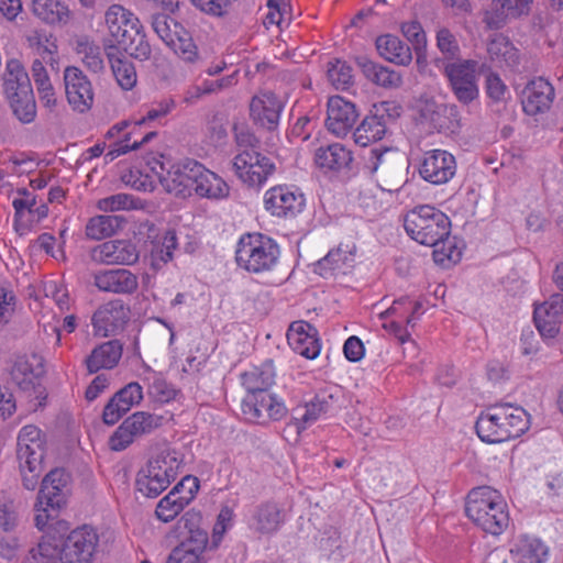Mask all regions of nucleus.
Wrapping results in <instances>:
<instances>
[{
    "label": "nucleus",
    "instance_id": "1",
    "mask_svg": "<svg viewBox=\"0 0 563 563\" xmlns=\"http://www.w3.org/2000/svg\"><path fill=\"white\" fill-rule=\"evenodd\" d=\"M108 37L104 43L114 53L124 52L139 60H147L152 49L139 18L120 4H112L104 14Z\"/></svg>",
    "mask_w": 563,
    "mask_h": 563
},
{
    "label": "nucleus",
    "instance_id": "2",
    "mask_svg": "<svg viewBox=\"0 0 563 563\" xmlns=\"http://www.w3.org/2000/svg\"><path fill=\"white\" fill-rule=\"evenodd\" d=\"M159 180L168 192L175 195L190 188L202 198L219 200L227 198L230 192V187L221 177L197 161L172 166L166 174L159 175Z\"/></svg>",
    "mask_w": 563,
    "mask_h": 563
},
{
    "label": "nucleus",
    "instance_id": "3",
    "mask_svg": "<svg viewBox=\"0 0 563 563\" xmlns=\"http://www.w3.org/2000/svg\"><path fill=\"white\" fill-rule=\"evenodd\" d=\"M466 516L483 531L501 534L509 526V514L501 494L489 487L473 488L466 499Z\"/></svg>",
    "mask_w": 563,
    "mask_h": 563
},
{
    "label": "nucleus",
    "instance_id": "4",
    "mask_svg": "<svg viewBox=\"0 0 563 563\" xmlns=\"http://www.w3.org/2000/svg\"><path fill=\"white\" fill-rule=\"evenodd\" d=\"M475 428L482 441L501 443L528 429L527 412L510 404L495 405L478 417Z\"/></svg>",
    "mask_w": 563,
    "mask_h": 563
},
{
    "label": "nucleus",
    "instance_id": "5",
    "mask_svg": "<svg viewBox=\"0 0 563 563\" xmlns=\"http://www.w3.org/2000/svg\"><path fill=\"white\" fill-rule=\"evenodd\" d=\"M2 91L16 119L31 123L36 117V102L29 74L23 64L11 58L7 60L2 74Z\"/></svg>",
    "mask_w": 563,
    "mask_h": 563
},
{
    "label": "nucleus",
    "instance_id": "6",
    "mask_svg": "<svg viewBox=\"0 0 563 563\" xmlns=\"http://www.w3.org/2000/svg\"><path fill=\"white\" fill-rule=\"evenodd\" d=\"M183 466L181 453L172 448L162 449L139 472L137 490L145 497L158 496L176 479Z\"/></svg>",
    "mask_w": 563,
    "mask_h": 563
},
{
    "label": "nucleus",
    "instance_id": "7",
    "mask_svg": "<svg viewBox=\"0 0 563 563\" xmlns=\"http://www.w3.org/2000/svg\"><path fill=\"white\" fill-rule=\"evenodd\" d=\"M404 227L411 239L420 244L431 246L449 238L451 222L442 211L424 205L406 214Z\"/></svg>",
    "mask_w": 563,
    "mask_h": 563
},
{
    "label": "nucleus",
    "instance_id": "8",
    "mask_svg": "<svg viewBox=\"0 0 563 563\" xmlns=\"http://www.w3.org/2000/svg\"><path fill=\"white\" fill-rule=\"evenodd\" d=\"M279 246L271 238L263 234L243 235L235 251L238 265L250 273L272 271L278 263Z\"/></svg>",
    "mask_w": 563,
    "mask_h": 563
},
{
    "label": "nucleus",
    "instance_id": "9",
    "mask_svg": "<svg viewBox=\"0 0 563 563\" xmlns=\"http://www.w3.org/2000/svg\"><path fill=\"white\" fill-rule=\"evenodd\" d=\"M365 158V168L377 175L383 189L397 190L402 183L405 157L396 148L376 146L368 151Z\"/></svg>",
    "mask_w": 563,
    "mask_h": 563
},
{
    "label": "nucleus",
    "instance_id": "10",
    "mask_svg": "<svg viewBox=\"0 0 563 563\" xmlns=\"http://www.w3.org/2000/svg\"><path fill=\"white\" fill-rule=\"evenodd\" d=\"M478 63L473 59H457L443 63V71L451 90L459 102L470 104L479 96L477 86Z\"/></svg>",
    "mask_w": 563,
    "mask_h": 563
},
{
    "label": "nucleus",
    "instance_id": "11",
    "mask_svg": "<svg viewBox=\"0 0 563 563\" xmlns=\"http://www.w3.org/2000/svg\"><path fill=\"white\" fill-rule=\"evenodd\" d=\"M238 178L249 187H262L276 169L275 163L256 150H242L232 161Z\"/></svg>",
    "mask_w": 563,
    "mask_h": 563
},
{
    "label": "nucleus",
    "instance_id": "12",
    "mask_svg": "<svg viewBox=\"0 0 563 563\" xmlns=\"http://www.w3.org/2000/svg\"><path fill=\"white\" fill-rule=\"evenodd\" d=\"M536 0H490L482 12L487 30L498 31L514 21H523L532 13Z\"/></svg>",
    "mask_w": 563,
    "mask_h": 563
},
{
    "label": "nucleus",
    "instance_id": "13",
    "mask_svg": "<svg viewBox=\"0 0 563 563\" xmlns=\"http://www.w3.org/2000/svg\"><path fill=\"white\" fill-rule=\"evenodd\" d=\"M199 516L186 512L179 520L185 528H188L189 536L172 550L167 556L166 563H205L203 552L208 544L207 531L194 528L195 520Z\"/></svg>",
    "mask_w": 563,
    "mask_h": 563
},
{
    "label": "nucleus",
    "instance_id": "14",
    "mask_svg": "<svg viewBox=\"0 0 563 563\" xmlns=\"http://www.w3.org/2000/svg\"><path fill=\"white\" fill-rule=\"evenodd\" d=\"M401 108L395 102L383 101L373 106L371 114L365 117L354 131V140L361 146L382 140L386 133L388 120L400 115Z\"/></svg>",
    "mask_w": 563,
    "mask_h": 563
},
{
    "label": "nucleus",
    "instance_id": "15",
    "mask_svg": "<svg viewBox=\"0 0 563 563\" xmlns=\"http://www.w3.org/2000/svg\"><path fill=\"white\" fill-rule=\"evenodd\" d=\"M163 418L145 411H136L129 416L109 439V446L113 451H123L136 438L151 433L162 424Z\"/></svg>",
    "mask_w": 563,
    "mask_h": 563
},
{
    "label": "nucleus",
    "instance_id": "16",
    "mask_svg": "<svg viewBox=\"0 0 563 563\" xmlns=\"http://www.w3.org/2000/svg\"><path fill=\"white\" fill-rule=\"evenodd\" d=\"M98 541L97 532L89 526L73 530L59 545L60 563H91Z\"/></svg>",
    "mask_w": 563,
    "mask_h": 563
},
{
    "label": "nucleus",
    "instance_id": "17",
    "mask_svg": "<svg viewBox=\"0 0 563 563\" xmlns=\"http://www.w3.org/2000/svg\"><path fill=\"white\" fill-rule=\"evenodd\" d=\"M455 157L444 150H432L424 153L419 166V174L432 185L449 183L456 174Z\"/></svg>",
    "mask_w": 563,
    "mask_h": 563
},
{
    "label": "nucleus",
    "instance_id": "18",
    "mask_svg": "<svg viewBox=\"0 0 563 563\" xmlns=\"http://www.w3.org/2000/svg\"><path fill=\"white\" fill-rule=\"evenodd\" d=\"M64 84L67 101L75 111L84 113L92 107V85L81 69L75 66L66 67Z\"/></svg>",
    "mask_w": 563,
    "mask_h": 563
},
{
    "label": "nucleus",
    "instance_id": "19",
    "mask_svg": "<svg viewBox=\"0 0 563 563\" xmlns=\"http://www.w3.org/2000/svg\"><path fill=\"white\" fill-rule=\"evenodd\" d=\"M242 411L247 419L264 422L267 419L279 420L286 415L285 405L266 390L247 394L242 402Z\"/></svg>",
    "mask_w": 563,
    "mask_h": 563
},
{
    "label": "nucleus",
    "instance_id": "20",
    "mask_svg": "<svg viewBox=\"0 0 563 563\" xmlns=\"http://www.w3.org/2000/svg\"><path fill=\"white\" fill-rule=\"evenodd\" d=\"M130 319V309L121 300L115 299L101 306L92 317L95 333L109 336L122 330Z\"/></svg>",
    "mask_w": 563,
    "mask_h": 563
},
{
    "label": "nucleus",
    "instance_id": "21",
    "mask_svg": "<svg viewBox=\"0 0 563 563\" xmlns=\"http://www.w3.org/2000/svg\"><path fill=\"white\" fill-rule=\"evenodd\" d=\"M284 102L273 92L254 96L250 102V115L254 124L273 131L277 129Z\"/></svg>",
    "mask_w": 563,
    "mask_h": 563
},
{
    "label": "nucleus",
    "instance_id": "22",
    "mask_svg": "<svg viewBox=\"0 0 563 563\" xmlns=\"http://www.w3.org/2000/svg\"><path fill=\"white\" fill-rule=\"evenodd\" d=\"M139 251L128 240H111L97 245L91 257L95 262L106 265H133L139 261Z\"/></svg>",
    "mask_w": 563,
    "mask_h": 563
},
{
    "label": "nucleus",
    "instance_id": "23",
    "mask_svg": "<svg viewBox=\"0 0 563 563\" xmlns=\"http://www.w3.org/2000/svg\"><path fill=\"white\" fill-rule=\"evenodd\" d=\"M44 373L42 358L36 354L16 360L12 368V378L19 388L25 393L34 394L37 398L43 393L41 377Z\"/></svg>",
    "mask_w": 563,
    "mask_h": 563
},
{
    "label": "nucleus",
    "instance_id": "24",
    "mask_svg": "<svg viewBox=\"0 0 563 563\" xmlns=\"http://www.w3.org/2000/svg\"><path fill=\"white\" fill-rule=\"evenodd\" d=\"M143 388L136 382H131L118 390L104 406L102 420L106 424L117 423L133 406L143 400Z\"/></svg>",
    "mask_w": 563,
    "mask_h": 563
},
{
    "label": "nucleus",
    "instance_id": "25",
    "mask_svg": "<svg viewBox=\"0 0 563 563\" xmlns=\"http://www.w3.org/2000/svg\"><path fill=\"white\" fill-rule=\"evenodd\" d=\"M418 113L422 123L437 131L450 130L453 128L454 118L456 121L459 111L455 104L439 103L433 98L421 97L418 100Z\"/></svg>",
    "mask_w": 563,
    "mask_h": 563
},
{
    "label": "nucleus",
    "instance_id": "26",
    "mask_svg": "<svg viewBox=\"0 0 563 563\" xmlns=\"http://www.w3.org/2000/svg\"><path fill=\"white\" fill-rule=\"evenodd\" d=\"M562 316L563 295L556 292L534 308L533 320L542 336L554 338L560 331Z\"/></svg>",
    "mask_w": 563,
    "mask_h": 563
},
{
    "label": "nucleus",
    "instance_id": "27",
    "mask_svg": "<svg viewBox=\"0 0 563 563\" xmlns=\"http://www.w3.org/2000/svg\"><path fill=\"white\" fill-rule=\"evenodd\" d=\"M264 203L273 216L286 218L301 211L305 198L286 186H277L266 191Z\"/></svg>",
    "mask_w": 563,
    "mask_h": 563
},
{
    "label": "nucleus",
    "instance_id": "28",
    "mask_svg": "<svg viewBox=\"0 0 563 563\" xmlns=\"http://www.w3.org/2000/svg\"><path fill=\"white\" fill-rule=\"evenodd\" d=\"M358 118L356 107L340 96L331 97L328 101L327 126L338 136L345 135Z\"/></svg>",
    "mask_w": 563,
    "mask_h": 563
},
{
    "label": "nucleus",
    "instance_id": "29",
    "mask_svg": "<svg viewBox=\"0 0 563 563\" xmlns=\"http://www.w3.org/2000/svg\"><path fill=\"white\" fill-rule=\"evenodd\" d=\"M93 284L104 292L130 295L139 287L137 276L125 268L103 269L93 274Z\"/></svg>",
    "mask_w": 563,
    "mask_h": 563
},
{
    "label": "nucleus",
    "instance_id": "30",
    "mask_svg": "<svg viewBox=\"0 0 563 563\" xmlns=\"http://www.w3.org/2000/svg\"><path fill=\"white\" fill-rule=\"evenodd\" d=\"M317 334V329L309 322L295 321L288 329L287 341L296 353L306 358L313 360L320 353V343Z\"/></svg>",
    "mask_w": 563,
    "mask_h": 563
},
{
    "label": "nucleus",
    "instance_id": "31",
    "mask_svg": "<svg viewBox=\"0 0 563 563\" xmlns=\"http://www.w3.org/2000/svg\"><path fill=\"white\" fill-rule=\"evenodd\" d=\"M554 99L552 85L539 77L531 80L522 91L523 111L529 115L543 113L550 109Z\"/></svg>",
    "mask_w": 563,
    "mask_h": 563
},
{
    "label": "nucleus",
    "instance_id": "32",
    "mask_svg": "<svg viewBox=\"0 0 563 563\" xmlns=\"http://www.w3.org/2000/svg\"><path fill=\"white\" fill-rule=\"evenodd\" d=\"M285 521V511L276 503L266 501L258 505L249 519V527L255 533L269 536L276 533Z\"/></svg>",
    "mask_w": 563,
    "mask_h": 563
},
{
    "label": "nucleus",
    "instance_id": "33",
    "mask_svg": "<svg viewBox=\"0 0 563 563\" xmlns=\"http://www.w3.org/2000/svg\"><path fill=\"white\" fill-rule=\"evenodd\" d=\"M68 474L62 468L52 470L42 481L38 492V505H46L52 510L59 509L66 503Z\"/></svg>",
    "mask_w": 563,
    "mask_h": 563
},
{
    "label": "nucleus",
    "instance_id": "34",
    "mask_svg": "<svg viewBox=\"0 0 563 563\" xmlns=\"http://www.w3.org/2000/svg\"><path fill=\"white\" fill-rule=\"evenodd\" d=\"M547 554L548 548L541 540L522 534L514 540L504 563H543Z\"/></svg>",
    "mask_w": 563,
    "mask_h": 563
},
{
    "label": "nucleus",
    "instance_id": "35",
    "mask_svg": "<svg viewBox=\"0 0 563 563\" xmlns=\"http://www.w3.org/2000/svg\"><path fill=\"white\" fill-rule=\"evenodd\" d=\"M334 404V395L327 390L318 391L312 399L306 402L302 408L296 410L294 424L297 432L300 433L308 426L316 422L322 415L327 413Z\"/></svg>",
    "mask_w": 563,
    "mask_h": 563
},
{
    "label": "nucleus",
    "instance_id": "36",
    "mask_svg": "<svg viewBox=\"0 0 563 563\" xmlns=\"http://www.w3.org/2000/svg\"><path fill=\"white\" fill-rule=\"evenodd\" d=\"M123 345L119 340L107 341L97 347L85 360L87 369L90 374L100 369H112L122 357Z\"/></svg>",
    "mask_w": 563,
    "mask_h": 563
},
{
    "label": "nucleus",
    "instance_id": "37",
    "mask_svg": "<svg viewBox=\"0 0 563 563\" xmlns=\"http://www.w3.org/2000/svg\"><path fill=\"white\" fill-rule=\"evenodd\" d=\"M32 12L48 25H66L71 18L68 5L62 0H33Z\"/></svg>",
    "mask_w": 563,
    "mask_h": 563
},
{
    "label": "nucleus",
    "instance_id": "38",
    "mask_svg": "<svg viewBox=\"0 0 563 563\" xmlns=\"http://www.w3.org/2000/svg\"><path fill=\"white\" fill-rule=\"evenodd\" d=\"M378 54L386 60L407 66L412 60L410 47L393 34H384L376 38Z\"/></svg>",
    "mask_w": 563,
    "mask_h": 563
},
{
    "label": "nucleus",
    "instance_id": "39",
    "mask_svg": "<svg viewBox=\"0 0 563 563\" xmlns=\"http://www.w3.org/2000/svg\"><path fill=\"white\" fill-rule=\"evenodd\" d=\"M356 64L361 68L364 76L375 85L384 88H396L402 82L399 73L389 67L379 65L367 57H357Z\"/></svg>",
    "mask_w": 563,
    "mask_h": 563
},
{
    "label": "nucleus",
    "instance_id": "40",
    "mask_svg": "<svg viewBox=\"0 0 563 563\" xmlns=\"http://www.w3.org/2000/svg\"><path fill=\"white\" fill-rule=\"evenodd\" d=\"M351 161V152L340 143L319 147L314 153L316 165L325 170H339L346 167Z\"/></svg>",
    "mask_w": 563,
    "mask_h": 563
},
{
    "label": "nucleus",
    "instance_id": "41",
    "mask_svg": "<svg viewBox=\"0 0 563 563\" xmlns=\"http://www.w3.org/2000/svg\"><path fill=\"white\" fill-rule=\"evenodd\" d=\"M487 53L492 60L515 67L519 64V52L504 34H495L487 44Z\"/></svg>",
    "mask_w": 563,
    "mask_h": 563
},
{
    "label": "nucleus",
    "instance_id": "42",
    "mask_svg": "<svg viewBox=\"0 0 563 563\" xmlns=\"http://www.w3.org/2000/svg\"><path fill=\"white\" fill-rule=\"evenodd\" d=\"M107 57L110 62L113 76L123 90H131L137 81V75L132 62L126 59L122 53H114L108 49Z\"/></svg>",
    "mask_w": 563,
    "mask_h": 563
},
{
    "label": "nucleus",
    "instance_id": "43",
    "mask_svg": "<svg viewBox=\"0 0 563 563\" xmlns=\"http://www.w3.org/2000/svg\"><path fill=\"white\" fill-rule=\"evenodd\" d=\"M125 224L120 216H97L91 218L86 225V235L92 240H102L115 234Z\"/></svg>",
    "mask_w": 563,
    "mask_h": 563
},
{
    "label": "nucleus",
    "instance_id": "44",
    "mask_svg": "<svg viewBox=\"0 0 563 563\" xmlns=\"http://www.w3.org/2000/svg\"><path fill=\"white\" fill-rule=\"evenodd\" d=\"M274 372L271 364L262 368H253L242 375V384L247 394H255L268 389L274 384Z\"/></svg>",
    "mask_w": 563,
    "mask_h": 563
},
{
    "label": "nucleus",
    "instance_id": "45",
    "mask_svg": "<svg viewBox=\"0 0 563 563\" xmlns=\"http://www.w3.org/2000/svg\"><path fill=\"white\" fill-rule=\"evenodd\" d=\"M76 52L81 56L85 66L92 73L98 74L104 68L100 47L87 37L77 41Z\"/></svg>",
    "mask_w": 563,
    "mask_h": 563
},
{
    "label": "nucleus",
    "instance_id": "46",
    "mask_svg": "<svg viewBox=\"0 0 563 563\" xmlns=\"http://www.w3.org/2000/svg\"><path fill=\"white\" fill-rule=\"evenodd\" d=\"M19 523V514L13 494L0 490V530L13 531Z\"/></svg>",
    "mask_w": 563,
    "mask_h": 563
},
{
    "label": "nucleus",
    "instance_id": "47",
    "mask_svg": "<svg viewBox=\"0 0 563 563\" xmlns=\"http://www.w3.org/2000/svg\"><path fill=\"white\" fill-rule=\"evenodd\" d=\"M352 262L353 253L349 246L339 245L317 263V268L320 269L321 275H324L328 272L341 269L343 266H351Z\"/></svg>",
    "mask_w": 563,
    "mask_h": 563
},
{
    "label": "nucleus",
    "instance_id": "48",
    "mask_svg": "<svg viewBox=\"0 0 563 563\" xmlns=\"http://www.w3.org/2000/svg\"><path fill=\"white\" fill-rule=\"evenodd\" d=\"M57 558L60 559L59 544L49 538H43L29 551L24 563H52Z\"/></svg>",
    "mask_w": 563,
    "mask_h": 563
},
{
    "label": "nucleus",
    "instance_id": "49",
    "mask_svg": "<svg viewBox=\"0 0 563 563\" xmlns=\"http://www.w3.org/2000/svg\"><path fill=\"white\" fill-rule=\"evenodd\" d=\"M187 506L188 505L185 504L180 496H176L175 493L169 492L158 501L155 509V516L163 522H169L174 520Z\"/></svg>",
    "mask_w": 563,
    "mask_h": 563
},
{
    "label": "nucleus",
    "instance_id": "50",
    "mask_svg": "<svg viewBox=\"0 0 563 563\" xmlns=\"http://www.w3.org/2000/svg\"><path fill=\"white\" fill-rule=\"evenodd\" d=\"M45 455L44 443H32V445H21L16 448V456L20 462V468L36 471L43 463Z\"/></svg>",
    "mask_w": 563,
    "mask_h": 563
},
{
    "label": "nucleus",
    "instance_id": "51",
    "mask_svg": "<svg viewBox=\"0 0 563 563\" xmlns=\"http://www.w3.org/2000/svg\"><path fill=\"white\" fill-rule=\"evenodd\" d=\"M437 46L443 54V59H438L437 63L443 68V63L456 62L460 54V46L455 36L448 30L441 29L437 33Z\"/></svg>",
    "mask_w": 563,
    "mask_h": 563
},
{
    "label": "nucleus",
    "instance_id": "52",
    "mask_svg": "<svg viewBox=\"0 0 563 563\" xmlns=\"http://www.w3.org/2000/svg\"><path fill=\"white\" fill-rule=\"evenodd\" d=\"M177 393V389L167 383L159 374L154 373L152 375V380L147 385V394L151 399L159 404H165L175 399Z\"/></svg>",
    "mask_w": 563,
    "mask_h": 563
},
{
    "label": "nucleus",
    "instance_id": "53",
    "mask_svg": "<svg viewBox=\"0 0 563 563\" xmlns=\"http://www.w3.org/2000/svg\"><path fill=\"white\" fill-rule=\"evenodd\" d=\"M433 247L432 256L437 264L446 267L455 264L461 260L462 252L456 247L455 243L449 238L443 239L439 244L431 245Z\"/></svg>",
    "mask_w": 563,
    "mask_h": 563
},
{
    "label": "nucleus",
    "instance_id": "54",
    "mask_svg": "<svg viewBox=\"0 0 563 563\" xmlns=\"http://www.w3.org/2000/svg\"><path fill=\"white\" fill-rule=\"evenodd\" d=\"M132 133H125L123 139L115 142L113 147L104 155L107 162H112L117 157L126 154L130 151L139 150L143 144L148 143L153 137L156 136V132H148L140 141H133L130 143Z\"/></svg>",
    "mask_w": 563,
    "mask_h": 563
},
{
    "label": "nucleus",
    "instance_id": "55",
    "mask_svg": "<svg viewBox=\"0 0 563 563\" xmlns=\"http://www.w3.org/2000/svg\"><path fill=\"white\" fill-rule=\"evenodd\" d=\"M327 74L336 89H346L353 82L351 66L340 59L329 63Z\"/></svg>",
    "mask_w": 563,
    "mask_h": 563
},
{
    "label": "nucleus",
    "instance_id": "56",
    "mask_svg": "<svg viewBox=\"0 0 563 563\" xmlns=\"http://www.w3.org/2000/svg\"><path fill=\"white\" fill-rule=\"evenodd\" d=\"M401 32L413 46L417 53V60L420 62L421 51L424 49L427 45L426 33L421 24L418 21L405 22L401 24Z\"/></svg>",
    "mask_w": 563,
    "mask_h": 563
},
{
    "label": "nucleus",
    "instance_id": "57",
    "mask_svg": "<svg viewBox=\"0 0 563 563\" xmlns=\"http://www.w3.org/2000/svg\"><path fill=\"white\" fill-rule=\"evenodd\" d=\"M97 208L103 212H114L135 209V205L131 195L121 192L98 200Z\"/></svg>",
    "mask_w": 563,
    "mask_h": 563
},
{
    "label": "nucleus",
    "instance_id": "58",
    "mask_svg": "<svg viewBox=\"0 0 563 563\" xmlns=\"http://www.w3.org/2000/svg\"><path fill=\"white\" fill-rule=\"evenodd\" d=\"M16 297L12 290L0 288V330L3 329L15 313Z\"/></svg>",
    "mask_w": 563,
    "mask_h": 563
},
{
    "label": "nucleus",
    "instance_id": "59",
    "mask_svg": "<svg viewBox=\"0 0 563 563\" xmlns=\"http://www.w3.org/2000/svg\"><path fill=\"white\" fill-rule=\"evenodd\" d=\"M172 25L176 27L177 23L166 14H154L152 16V27L166 45L173 43V38L175 37Z\"/></svg>",
    "mask_w": 563,
    "mask_h": 563
},
{
    "label": "nucleus",
    "instance_id": "60",
    "mask_svg": "<svg viewBox=\"0 0 563 563\" xmlns=\"http://www.w3.org/2000/svg\"><path fill=\"white\" fill-rule=\"evenodd\" d=\"M177 246V236L175 231H167L163 236V241L152 251V257L154 261H161L167 263L173 258V251Z\"/></svg>",
    "mask_w": 563,
    "mask_h": 563
},
{
    "label": "nucleus",
    "instance_id": "61",
    "mask_svg": "<svg viewBox=\"0 0 563 563\" xmlns=\"http://www.w3.org/2000/svg\"><path fill=\"white\" fill-rule=\"evenodd\" d=\"M199 489L197 477L187 475L170 490L176 496H180L185 504L189 505Z\"/></svg>",
    "mask_w": 563,
    "mask_h": 563
},
{
    "label": "nucleus",
    "instance_id": "62",
    "mask_svg": "<svg viewBox=\"0 0 563 563\" xmlns=\"http://www.w3.org/2000/svg\"><path fill=\"white\" fill-rule=\"evenodd\" d=\"M486 92L495 102L506 100L508 88L497 74L490 73L486 77Z\"/></svg>",
    "mask_w": 563,
    "mask_h": 563
},
{
    "label": "nucleus",
    "instance_id": "63",
    "mask_svg": "<svg viewBox=\"0 0 563 563\" xmlns=\"http://www.w3.org/2000/svg\"><path fill=\"white\" fill-rule=\"evenodd\" d=\"M175 108V101L173 99H163L158 102L153 103L152 108L147 110L146 114L139 121L135 122V126H140L146 121H154L158 118L167 115Z\"/></svg>",
    "mask_w": 563,
    "mask_h": 563
},
{
    "label": "nucleus",
    "instance_id": "64",
    "mask_svg": "<svg viewBox=\"0 0 563 563\" xmlns=\"http://www.w3.org/2000/svg\"><path fill=\"white\" fill-rule=\"evenodd\" d=\"M180 58L192 63L197 57V47L191 40H184L179 36L173 38V43L167 44Z\"/></svg>",
    "mask_w": 563,
    "mask_h": 563
}]
</instances>
